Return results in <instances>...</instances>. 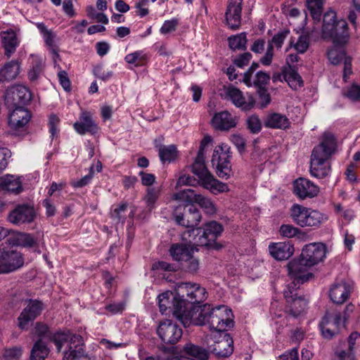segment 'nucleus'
I'll return each mask as SVG.
<instances>
[{
	"label": "nucleus",
	"instance_id": "15",
	"mask_svg": "<svg viewBox=\"0 0 360 360\" xmlns=\"http://www.w3.org/2000/svg\"><path fill=\"white\" fill-rule=\"evenodd\" d=\"M31 99L29 89L22 85H17L6 89L4 100L8 108L21 106Z\"/></svg>",
	"mask_w": 360,
	"mask_h": 360
},
{
	"label": "nucleus",
	"instance_id": "42",
	"mask_svg": "<svg viewBox=\"0 0 360 360\" xmlns=\"http://www.w3.org/2000/svg\"><path fill=\"white\" fill-rule=\"evenodd\" d=\"M49 353V349L42 340L35 342L31 351V360H44Z\"/></svg>",
	"mask_w": 360,
	"mask_h": 360
},
{
	"label": "nucleus",
	"instance_id": "8",
	"mask_svg": "<svg viewBox=\"0 0 360 360\" xmlns=\"http://www.w3.org/2000/svg\"><path fill=\"white\" fill-rule=\"evenodd\" d=\"M44 309V303L37 299L25 301V306L17 318V326L22 330H27L34 321Z\"/></svg>",
	"mask_w": 360,
	"mask_h": 360
},
{
	"label": "nucleus",
	"instance_id": "17",
	"mask_svg": "<svg viewBox=\"0 0 360 360\" xmlns=\"http://www.w3.org/2000/svg\"><path fill=\"white\" fill-rule=\"evenodd\" d=\"M179 292H186V297L185 300L186 310H190L188 308L186 302H188L191 304H199L204 302L207 299V292L205 288L201 287L197 283H183L178 287Z\"/></svg>",
	"mask_w": 360,
	"mask_h": 360
},
{
	"label": "nucleus",
	"instance_id": "5",
	"mask_svg": "<svg viewBox=\"0 0 360 360\" xmlns=\"http://www.w3.org/2000/svg\"><path fill=\"white\" fill-rule=\"evenodd\" d=\"M289 214L292 220L302 228L317 229L328 219L326 214L297 203L291 206Z\"/></svg>",
	"mask_w": 360,
	"mask_h": 360
},
{
	"label": "nucleus",
	"instance_id": "2",
	"mask_svg": "<svg viewBox=\"0 0 360 360\" xmlns=\"http://www.w3.org/2000/svg\"><path fill=\"white\" fill-rule=\"evenodd\" d=\"M321 34L323 39H330L335 44L328 51V58L331 63L337 65L347 58L344 49L338 44L346 43L349 38L347 23L343 19L337 20L334 11L329 10L324 14Z\"/></svg>",
	"mask_w": 360,
	"mask_h": 360
},
{
	"label": "nucleus",
	"instance_id": "60",
	"mask_svg": "<svg viewBox=\"0 0 360 360\" xmlns=\"http://www.w3.org/2000/svg\"><path fill=\"white\" fill-rule=\"evenodd\" d=\"M252 58V54L249 52H245L240 54L233 60V63L238 68H243L247 65Z\"/></svg>",
	"mask_w": 360,
	"mask_h": 360
},
{
	"label": "nucleus",
	"instance_id": "1",
	"mask_svg": "<svg viewBox=\"0 0 360 360\" xmlns=\"http://www.w3.org/2000/svg\"><path fill=\"white\" fill-rule=\"evenodd\" d=\"M231 316V310L224 306L192 305L188 312L181 316V323L184 327L208 326L210 330L223 332L233 326Z\"/></svg>",
	"mask_w": 360,
	"mask_h": 360
},
{
	"label": "nucleus",
	"instance_id": "10",
	"mask_svg": "<svg viewBox=\"0 0 360 360\" xmlns=\"http://www.w3.org/2000/svg\"><path fill=\"white\" fill-rule=\"evenodd\" d=\"M336 147V141L333 134L324 133L321 142L314 148L311 161H314V165L320 161L328 162V159L334 153Z\"/></svg>",
	"mask_w": 360,
	"mask_h": 360
},
{
	"label": "nucleus",
	"instance_id": "21",
	"mask_svg": "<svg viewBox=\"0 0 360 360\" xmlns=\"http://www.w3.org/2000/svg\"><path fill=\"white\" fill-rule=\"evenodd\" d=\"M243 0H229L225 13L227 25L231 30L239 28L241 22Z\"/></svg>",
	"mask_w": 360,
	"mask_h": 360
},
{
	"label": "nucleus",
	"instance_id": "53",
	"mask_svg": "<svg viewBox=\"0 0 360 360\" xmlns=\"http://www.w3.org/2000/svg\"><path fill=\"white\" fill-rule=\"evenodd\" d=\"M246 123L248 128L254 134L259 132L262 129V122L258 116L255 115L248 117Z\"/></svg>",
	"mask_w": 360,
	"mask_h": 360
},
{
	"label": "nucleus",
	"instance_id": "61",
	"mask_svg": "<svg viewBox=\"0 0 360 360\" xmlns=\"http://www.w3.org/2000/svg\"><path fill=\"white\" fill-rule=\"evenodd\" d=\"M197 184H200L199 179L197 181L193 177L187 174H181L177 181L176 186H195Z\"/></svg>",
	"mask_w": 360,
	"mask_h": 360
},
{
	"label": "nucleus",
	"instance_id": "41",
	"mask_svg": "<svg viewBox=\"0 0 360 360\" xmlns=\"http://www.w3.org/2000/svg\"><path fill=\"white\" fill-rule=\"evenodd\" d=\"M75 130L79 134H85L90 131V113L89 112H82L79 120L74 123Z\"/></svg>",
	"mask_w": 360,
	"mask_h": 360
},
{
	"label": "nucleus",
	"instance_id": "18",
	"mask_svg": "<svg viewBox=\"0 0 360 360\" xmlns=\"http://www.w3.org/2000/svg\"><path fill=\"white\" fill-rule=\"evenodd\" d=\"M180 207H178L174 212V217L177 224L191 229H194L201 220V214L198 209L194 205L184 207V213L179 212Z\"/></svg>",
	"mask_w": 360,
	"mask_h": 360
},
{
	"label": "nucleus",
	"instance_id": "20",
	"mask_svg": "<svg viewBox=\"0 0 360 360\" xmlns=\"http://www.w3.org/2000/svg\"><path fill=\"white\" fill-rule=\"evenodd\" d=\"M294 193L302 200L311 198L319 193V188L309 179L299 178L293 183Z\"/></svg>",
	"mask_w": 360,
	"mask_h": 360
},
{
	"label": "nucleus",
	"instance_id": "13",
	"mask_svg": "<svg viewBox=\"0 0 360 360\" xmlns=\"http://www.w3.org/2000/svg\"><path fill=\"white\" fill-rule=\"evenodd\" d=\"M326 246L322 243H311L304 246L301 256L302 261L311 266L322 262L326 257Z\"/></svg>",
	"mask_w": 360,
	"mask_h": 360
},
{
	"label": "nucleus",
	"instance_id": "19",
	"mask_svg": "<svg viewBox=\"0 0 360 360\" xmlns=\"http://www.w3.org/2000/svg\"><path fill=\"white\" fill-rule=\"evenodd\" d=\"M35 217L36 214L32 206L27 204H21L17 205L10 212L8 220L13 224L21 225L32 222Z\"/></svg>",
	"mask_w": 360,
	"mask_h": 360
},
{
	"label": "nucleus",
	"instance_id": "52",
	"mask_svg": "<svg viewBox=\"0 0 360 360\" xmlns=\"http://www.w3.org/2000/svg\"><path fill=\"white\" fill-rule=\"evenodd\" d=\"M127 208L128 205L127 203H122L116 206L112 212V218L117 222L124 223L127 218L126 212L127 211Z\"/></svg>",
	"mask_w": 360,
	"mask_h": 360
},
{
	"label": "nucleus",
	"instance_id": "44",
	"mask_svg": "<svg viewBox=\"0 0 360 360\" xmlns=\"http://www.w3.org/2000/svg\"><path fill=\"white\" fill-rule=\"evenodd\" d=\"M307 7L313 20L319 22L322 14V0H307Z\"/></svg>",
	"mask_w": 360,
	"mask_h": 360
},
{
	"label": "nucleus",
	"instance_id": "22",
	"mask_svg": "<svg viewBox=\"0 0 360 360\" xmlns=\"http://www.w3.org/2000/svg\"><path fill=\"white\" fill-rule=\"evenodd\" d=\"M352 290V285L346 281L335 283L330 288V299L337 304H342L349 299Z\"/></svg>",
	"mask_w": 360,
	"mask_h": 360
},
{
	"label": "nucleus",
	"instance_id": "56",
	"mask_svg": "<svg viewBox=\"0 0 360 360\" xmlns=\"http://www.w3.org/2000/svg\"><path fill=\"white\" fill-rule=\"evenodd\" d=\"M344 95L352 101H359L360 99V86L353 84L348 87Z\"/></svg>",
	"mask_w": 360,
	"mask_h": 360
},
{
	"label": "nucleus",
	"instance_id": "33",
	"mask_svg": "<svg viewBox=\"0 0 360 360\" xmlns=\"http://www.w3.org/2000/svg\"><path fill=\"white\" fill-rule=\"evenodd\" d=\"M169 253L173 259L179 262H184L193 254V249L191 248L190 245L175 243L170 247Z\"/></svg>",
	"mask_w": 360,
	"mask_h": 360
},
{
	"label": "nucleus",
	"instance_id": "47",
	"mask_svg": "<svg viewBox=\"0 0 360 360\" xmlns=\"http://www.w3.org/2000/svg\"><path fill=\"white\" fill-rule=\"evenodd\" d=\"M160 193L161 189L160 188L152 187L147 189L143 200L150 212L154 208L155 204L160 195Z\"/></svg>",
	"mask_w": 360,
	"mask_h": 360
},
{
	"label": "nucleus",
	"instance_id": "28",
	"mask_svg": "<svg viewBox=\"0 0 360 360\" xmlns=\"http://www.w3.org/2000/svg\"><path fill=\"white\" fill-rule=\"evenodd\" d=\"M212 126L219 130H229L236 125V119L226 110L215 113L212 119Z\"/></svg>",
	"mask_w": 360,
	"mask_h": 360
},
{
	"label": "nucleus",
	"instance_id": "3",
	"mask_svg": "<svg viewBox=\"0 0 360 360\" xmlns=\"http://www.w3.org/2000/svg\"><path fill=\"white\" fill-rule=\"evenodd\" d=\"M34 334L40 338H49L56 345L58 352L67 345L68 350L65 352L63 360H87V356L84 355V341L79 335L60 332L51 334L48 326L41 322L35 323Z\"/></svg>",
	"mask_w": 360,
	"mask_h": 360
},
{
	"label": "nucleus",
	"instance_id": "46",
	"mask_svg": "<svg viewBox=\"0 0 360 360\" xmlns=\"http://www.w3.org/2000/svg\"><path fill=\"white\" fill-rule=\"evenodd\" d=\"M178 155L176 148L174 145L160 147L159 156L162 162L174 161Z\"/></svg>",
	"mask_w": 360,
	"mask_h": 360
},
{
	"label": "nucleus",
	"instance_id": "11",
	"mask_svg": "<svg viewBox=\"0 0 360 360\" xmlns=\"http://www.w3.org/2000/svg\"><path fill=\"white\" fill-rule=\"evenodd\" d=\"M231 155L226 145L215 147L212 158V166L216 167L217 173L220 178H227L231 172Z\"/></svg>",
	"mask_w": 360,
	"mask_h": 360
},
{
	"label": "nucleus",
	"instance_id": "16",
	"mask_svg": "<svg viewBox=\"0 0 360 360\" xmlns=\"http://www.w3.org/2000/svg\"><path fill=\"white\" fill-rule=\"evenodd\" d=\"M160 338L166 344H175L182 337V329L170 320H165L160 323L157 329Z\"/></svg>",
	"mask_w": 360,
	"mask_h": 360
},
{
	"label": "nucleus",
	"instance_id": "29",
	"mask_svg": "<svg viewBox=\"0 0 360 360\" xmlns=\"http://www.w3.org/2000/svg\"><path fill=\"white\" fill-rule=\"evenodd\" d=\"M0 191L18 194L22 191V181L20 176L6 174L0 177Z\"/></svg>",
	"mask_w": 360,
	"mask_h": 360
},
{
	"label": "nucleus",
	"instance_id": "36",
	"mask_svg": "<svg viewBox=\"0 0 360 360\" xmlns=\"http://www.w3.org/2000/svg\"><path fill=\"white\" fill-rule=\"evenodd\" d=\"M319 35L318 30L314 27L310 31L307 30L305 34H302L297 43L294 45L295 49L300 53H304L309 48V37H317Z\"/></svg>",
	"mask_w": 360,
	"mask_h": 360
},
{
	"label": "nucleus",
	"instance_id": "9",
	"mask_svg": "<svg viewBox=\"0 0 360 360\" xmlns=\"http://www.w3.org/2000/svg\"><path fill=\"white\" fill-rule=\"evenodd\" d=\"M22 254L9 246L0 245V274L13 272L23 266Z\"/></svg>",
	"mask_w": 360,
	"mask_h": 360
},
{
	"label": "nucleus",
	"instance_id": "30",
	"mask_svg": "<svg viewBox=\"0 0 360 360\" xmlns=\"http://www.w3.org/2000/svg\"><path fill=\"white\" fill-rule=\"evenodd\" d=\"M37 27L39 30L46 45L51 52L54 58H58V50L56 44V34L49 30L43 22L37 23Z\"/></svg>",
	"mask_w": 360,
	"mask_h": 360
},
{
	"label": "nucleus",
	"instance_id": "57",
	"mask_svg": "<svg viewBox=\"0 0 360 360\" xmlns=\"http://www.w3.org/2000/svg\"><path fill=\"white\" fill-rule=\"evenodd\" d=\"M94 75L95 77L105 81L112 76V72L110 70H105L102 65H98L94 68Z\"/></svg>",
	"mask_w": 360,
	"mask_h": 360
},
{
	"label": "nucleus",
	"instance_id": "38",
	"mask_svg": "<svg viewBox=\"0 0 360 360\" xmlns=\"http://www.w3.org/2000/svg\"><path fill=\"white\" fill-rule=\"evenodd\" d=\"M198 193H196L193 189L188 188L180 191L173 195L172 198L179 202L185 203L184 207H188V205L195 202Z\"/></svg>",
	"mask_w": 360,
	"mask_h": 360
},
{
	"label": "nucleus",
	"instance_id": "63",
	"mask_svg": "<svg viewBox=\"0 0 360 360\" xmlns=\"http://www.w3.org/2000/svg\"><path fill=\"white\" fill-rule=\"evenodd\" d=\"M60 119L55 115H51L49 119V131L51 134V137H54L58 134V125L59 124Z\"/></svg>",
	"mask_w": 360,
	"mask_h": 360
},
{
	"label": "nucleus",
	"instance_id": "32",
	"mask_svg": "<svg viewBox=\"0 0 360 360\" xmlns=\"http://www.w3.org/2000/svg\"><path fill=\"white\" fill-rule=\"evenodd\" d=\"M1 39L5 49V54L10 57L15 51L16 47L18 45L16 34L12 30H6L1 32Z\"/></svg>",
	"mask_w": 360,
	"mask_h": 360
},
{
	"label": "nucleus",
	"instance_id": "35",
	"mask_svg": "<svg viewBox=\"0 0 360 360\" xmlns=\"http://www.w3.org/2000/svg\"><path fill=\"white\" fill-rule=\"evenodd\" d=\"M20 65L16 60H12L6 63L0 70V78L4 80L14 79L20 72Z\"/></svg>",
	"mask_w": 360,
	"mask_h": 360
},
{
	"label": "nucleus",
	"instance_id": "62",
	"mask_svg": "<svg viewBox=\"0 0 360 360\" xmlns=\"http://www.w3.org/2000/svg\"><path fill=\"white\" fill-rule=\"evenodd\" d=\"M58 77L59 82L64 90L66 91H70L71 89V85L67 72L64 70L59 71L58 73Z\"/></svg>",
	"mask_w": 360,
	"mask_h": 360
},
{
	"label": "nucleus",
	"instance_id": "40",
	"mask_svg": "<svg viewBox=\"0 0 360 360\" xmlns=\"http://www.w3.org/2000/svg\"><path fill=\"white\" fill-rule=\"evenodd\" d=\"M283 79L295 90L301 88L303 85L301 76L290 67L284 70Z\"/></svg>",
	"mask_w": 360,
	"mask_h": 360
},
{
	"label": "nucleus",
	"instance_id": "25",
	"mask_svg": "<svg viewBox=\"0 0 360 360\" xmlns=\"http://www.w3.org/2000/svg\"><path fill=\"white\" fill-rule=\"evenodd\" d=\"M9 115L8 124L13 129L18 130L24 127L31 118L30 112L22 106L13 108Z\"/></svg>",
	"mask_w": 360,
	"mask_h": 360
},
{
	"label": "nucleus",
	"instance_id": "14",
	"mask_svg": "<svg viewBox=\"0 0 360 360\" xmlns=\"http://www.w3.org/2000/svg\"><path fill=\"white\" fill-rule=\"evenodd\" d=\"M299 287L288 285L283 291L284 297L288 304V312L294 317L300 315L306 308L307 302L302 297H298L296 292Z\"/></svg>",
	"mask_w": 360,
	"mask_h": 360
},
{
	"label": "nucleus",
	"instance_id": "4",
	"mask_svg": "<svg viewBox=\"0 0 360 360\" xmlns=\"http://www.w3.org/2000/svg\"><path fill=\"white\" fill-rule=\"evenodd\" d=\"M210 139L205 138L200 143V149L195 162L192 165V172L199 178L200 185L209 190L212 194L217 195L229 191L226 184L217 180L205 166V147Z\"/></svg>",
	"mask_w": 360,
	"mask_h": 360
},
{
	"label": "nucleus",
	"instance_id": "39",
	"mask_svg": "<svg viewBox=\"0 0 360 360\" xmlns=\"http://www.w3.org/2000/svg\"><path fill=\"white\" fill-rule=\"evenodd\" d=\"M314 165V161H310V174L316 178H324L330 173V165L328 162L320 161Z\"/></svg>",
	"mask_w": 360,
	"mask_h": 360
},
{
	"label": "nucleus",
	"instance_id": "43",
	"mask_svg": "<svg viewBox=\"0 0 360 360\" xmlns=\"http://www.w3.org/2000/svg\"><path fill=\"white\" fill-rule=\"evenodd\" d=\"M148 60L147 54L143 51H136L133 53L127 54L124 60L135 67L144 65Z\"/></svg>",
	"mask_w": 360,
	"mask_h": 360
},
{
	"label": "nucleus",
	"instance_id": "51",
	"mask_svg": "<svg viewBox=\"0 0 360 360\" xmlns=\"http://www.w3.org/2000/svg\"><path fill=\"white\" fill-rule=\"evenodd\" d=\"M270 79V76L268 73L259 71L255 75L252 77V86H257L259 89H264V86L268 83Z\"/></svg>",
	"mask_w": 360,
	"mask_h": 360
},
{
	"label": "nucleus",
	"instance_id": "45",
	"mask_svg": "<svg viewBox=\"0 0 360 360\" xmlns=\"http://www.w3.org/2000/svg\"><path fill=\"white\" fill-rule=\"evenodd\" d=\"M229 48L232 50H240L246 48L247 37L245 32L231 35L228 38Z\"/></svg>",
	"mask_w": 360,
	"mask_h": 360
},
{
	"label": "nucleus",
	"instance_id": "6",
	"mask_svg": "<svg viewBox=\"0 0 360 360\" xmlns=\"http://www.w3.org/2000/svg\"><path fill=\"white\" fill-rule=\"evenodd\" d=\"M222 226L217 221H210L204 229H189L181 234L183 240L197 246H207L221 233Z\"/></svg>",
	"mask_w": 360,
	"mask_h": 360
},
{
	"label": "nucleus",
	"instance_id": "26",
	"mask_svg": "<svg viewBox=\"0 0 360 360\" xmlns=\"http://www.w3.org/2000/svg\"><path fill=\"white\" fill-rule=\"evenodd\" d=\"M269 252L276 260L289 259L294 252V246L290 242L271 243L269 245Z\"/></svg>",
	"mask_w": 360,
	"mask_h": 360
},
{
	"label": "nucleus",
	"instance_id": "12",
	"mask_svg": "<svg viewBox=\"0 0 360 360\" xmlns=\"http://www.w3.org/2000/svg\"><path fill=\"white\" fill-rule=\"evenodd\" d=\"M311 265H307L306 262L302 261L300 255L298 259L292 260L288 265V274L292 281L288 285L295 287H300V285L309 281L312 277V274L308 273L309 268Z\"/></svg>",
	"mask_w": 360,
	"mask_h": 360
},
{
	"label": "nucleus",
	"instance_id": "23",
	"mask_svg": "<svg viewBox=\"0 0 360 360\" xmlns=\"http://www.w3.org/2000/svg\"><path fill=\"white\" fill-rule=\"evenodd\" d=\"M210 351L218 357L229 356L233 352V340L228 333L219 335V339L210 346Z\"/></svg>",
	"mask_w": 360,
	"mask_h": 360
},
{
	"label": "nucleus",
	"instance_id": "54",
	"mask_svg": "<svg viewBox=\"0 0 360 360\" xmlns=\"http://www.w3.org/2000/svg\"><path fill=\"white\" fill-rule=\"evenodd\" d=\"M179 25V20L176 18L165 20L160 29L162 34H167L176 30Z\"/></svg>",
	"mask_w": 360,
	"mask_h": 360
},
{
	"label": "nucleus",
	"instance_id": "64",
	"mask_svg": "<svg viewBox=\"0 0 360 360\" xmlns=\"http://www.w3.org/2000/svg\"><path fill=\"white\" fill-rule=\"evenodd\" d=\"M258 95H259V103L260 104L261 108H265L268 104L270 103L271 98L270 95L267 92V90L264 89H258Z\"/></svg>",
	"mask_w": 360,
	"mask_h": 360
},
{
	"label": "nucleus",
	"instance_id": "37",
	"mask_svg": "<svg viewBox=\"0 0 360 360\" xmlns=\"http://www.w3.org/2000/svg\"><path fill=\"white\" fill-rule=\"evenodd\" d=\"M342 323L343 324L342 321V314L340 312L334 314L326 312L320 322V324L325 325V326L336 331H339Z\"/></svg>",
	"mask_w": 360,
	"mask_h": 360
},
{
	"label": "nucleus",
	"instance_id": "27",
	"mask_svg": "<svg viewBox=\"0 0 360 360\" xmlns=\"http://www.w3.org/2000/svg\"><path fill=\"white\" fill-rule=\"evenodd\" d=\"M28 61L30 68L27 72V77L30 81L34 82L39 79L44 72L45 59L42 56L31 54Z\"/></svg>",
	"mask_w": 360,
	"mask_h": 360
},
{
	"label": "nucleus",
	"instance_id": "48",
	"mask_svg": "<svg viewBox=\"0 0 360 360\" xmlns=\"http://www.w3.org/2000/svg\"><path fill=\"white\" fill-rule=\"evenodd\" d=\"M15 243L24 248H32L36 244V240L30 233H18L15 236Z\"/></svg>",
	"mask_w": 360,
	"mask_h": 360
},
{
	"label": "nucleus",
	"instance_id": "58",
	"mask_svg": "<svg viewBox=\"0 0 360 360\" xmlns=\"http://www.w3.org/2000/svg\"><path fill=\"white\" fill-rule=\"evenodd\" d=\"M11 158V152L6 148H0V172L4 170Z\"/></svg>",
	"mask_w": 360,
	"mask_h": 360
},
{
	"label": "nucleus",
	"instance_id": "55",
	"mask_svg": "<svg viewBox=\"0 0 360 360\" xmlns=\"http://www.w3.org/2000/svg\"><path fill=\"white\" fill-rule=\"evenodd\" d=\"M289 33L288 30H283L275 34L269 43H271L273 46L275 45L277 49H281Z\"/></svg>",
	"mask_w": 360,
	"mask_h": 360
},
{
	"label": "nucleus",
	"instance_id": "50",
	"mask_svg": "<svg viewBox=\"0 0 360 360\" xmlns=\"http://www.w3.org/2000/svg\"><path fill=\"white\" fill-rule=\"evenodd\" d=\"M302 230L292 224H282L279 233L283 238H292L302 233Z\"/></svg>",
	"mask_w": 360,
	"mask_h": 360
},
{
	"label": "nucleus",
	"instance_id": "34",
	"mask_svg": "<svg viewBox=\"0 0 360 360\" xmlns=\"http://www.w3.org/2000/svg\"><path fill=\"white\" fill-rule=\"evenodd\" d=\"M182 352L186 355L195 358L198 360H207L209 358V351L198 345H195L191 342L186 343Z\"/></svg>",
	"mask_w": 360,
	"mask_h": 360
},
{
	"label": "nucleus",
	"instance_id": "49",
	"mask_svg": "<svg viewBox=\"0 0 360 360\" xmlns=\"http://www.w3.org/2000/svg\"><path fill=\"white\" fill-rule=\"evenodd\" d=\"M195 203H198L209 214H213L217 212L214 202L209 198L201 194L197 196Z\"/></svg>",
	"mask_w": 360,
	"mask_h": 360
},
{
	"label": "nucleus",
	"instance_id": "24",
	"mask_svg": "<svg viewBox=\"0 0 360 360\" xmlns=\"http://www.w3.org/2000/svg\"><path fill=\"white\" fill-rule=\"evenodd\" d=\"M225 94L236 107L244 110H250L255 105V100L252 96L246 100L242 91L233 86H228L225 89Z\"/></svg>",
	"mask_w": 360,
	"mask_h": 360
},
{
	"label": "nucleus",
	"instance_id": "59",
	"mask_svg": "<svg viewBox=\"0 0 360 360\" xmlns=\"http://www.w3.org/2000/svg\"><path fill=\"white\" fill-rule=\"evenodd\" d=\"M184 267L188 271L191 273L196 272L199 269V260L191 254L189 258L184 261Z\"/></svg>",
	"mask_w": 360,
	"mask_h": 360
},
{
	"label": "nucleus",
	"instance_id": "7",
	"mask_svg": "<svg viewBox=\"0 0 360 360\" xmlns=\"http://www.w3.org/2000/svg\"><path fill=\"white\" fill-rule=\"evenodd\" d=\"M184 295H180L179 292H165L158 297L159 309L160 312L167 314V310L172 309L174 315L181 322V316L188 312L186 310L185 300Z\"/></svg>",
	"mask_w": 360,
	"mask_h": 360
},
{
	"label": "nucleus",
	"instance_id": "31",
	"mask_svg": "<svg viewBox=\"0 0 360 360\" xmlns=\"http://www.w3.org/2000/svg\"><path fill=\"white\" fill-rule=\"evenodd\" d=\"M264 125L271 129H286L289 128L290 122L285 115L273 112L266 116Z\"/></svg>",
	"mask_w": 360,
	"mask_h": 360
}]
</instances>
